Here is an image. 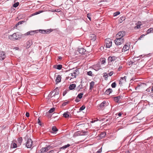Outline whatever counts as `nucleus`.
<instances>
[{
    "label": "nucleus",
    "instance_id": "nucleus-1",
    "mask_svg": "<svg viewBox=\"0 0 153 153\" xmlns=\"http://www.w3.org/2000/svg\"><path fill=\"white\" fill-rule=\"evenodd\" d=\"M79 74V69H77L74 70L73 73H71L69 74V76L71 75V76L70 79H71L76 78V76L78 75Z\"/></svg>",
    "mask_w": 153,
    "mask_h": 153
},
{
    "label": "nucleus",
    "instance_id": "nucleus-2",
    "mask_svg": "<svg viewBox=\"0 0 153 153\" xmlns=\"http://www.w3.org/2000/svg\"><path fill=\"white\" fill-rule=\"evenodd\" d=\"M38 30V32L42 34H49L51 32L53 31V29H48L46 30L40 29Z\"/></svg>",
    "mask_w": 153,
    "mask_h": 153
},
{
    "label": "nucleus",
    "instance_id": "nucleus-3",
    "mask_svg": "<svg viewBox=\"0 0 153 153\" xmlns=\"http://www.w3.org/2000/svg\"><path fill=\"white\" fill-rule=\"evenodd\" d=\"M33 142L31 139H28L26 143V146L28 148H31L33 146Z\"/></svg>",
    "mask_w": 153,
    "mask_h": 153
},
{
    "label": "nucleus",
    "instance_id": "nucleus-4",
    "mask_svg": "<svg viewBox=\"0 0 153 153\" xmlns=\"http://www.w3.org/2000/svg\"><path fill=\"white\" fill-rule=\"evenodd\" d=\"M21 37V35L19 33H14L12 35H10L9 36V38H20Z\"/></svg>",
    "mask_w": 153,
    "mask_h": 153
},
{
    "label": "nucleus",
    "instance_id": "nucleus-5",
    "mask_svg": "<svg viewBox=\"0 0 153 153\" xmlns=\"http://www.w3.org/2000/svg\"><path fill=\"white\" fill-rule=\"evenodd\" d=\"M125 35L124 31H122L119 32L116 35V38H122Z\"/></svg>",
    "mask_w": 153,
    "mask_h": 153
},
{
    "label": "nucleus",
    "instance_id": "nucleus-6",
    "mask_svg": "<svg viewBox=\"0 0 153 153\" xmlns=\"http://www.w3.org/2000/svg\"><path fill=\"white\" fill-rule=\"evenodd\" d=\"M57 90L56 88H55L52 92H51L49 94L48 99L49 100L51 99V100H53L54 99L53 98L55 97V95L54 94V92L55 91Z\"/></svg>",
    "mask_w": 153,
    "mask_h": 153
},
{
    "label": "nucleus",
    "instance_id": "nucleus-7",
    "mask_svg": "<svg viewBox=\"0 0 153 153\" xmlns=\"http://www.w3.org/2000/svg\"><path fill=\"white\" fill-rule=\"evenodd\" d=\"M124 41V39H115L114 42L116 45H118L122 44Z\"/></svg>",
    "mask_w": 153,
    "mask_h": 153
},
{
    "label": "nucleus",
    "instance_id": "nucleus-8",
    "mask_svg": "<svg viewBox=\"0 0 153 153\" xmlns=\"http://www.w3.org/2000/svg\"><path fill=\"white\" fill-rule=\"evenodd\" d=\"M111 39H105V43L107 48H109L112 45V42Z\"/></svg>",
    "mask_w": 153,
    "mask_h": 153
},
{
    "label": "nucleus",
    "instance_id": "nucleus-9",
    "mask_svg": "<svg viewBox=\"0 0 153 153\" xmlns=\"http://www.w3.org/2000/svg\"><path fill=\"white\" fill-rule=\"evenodd\" d=\"M108 104L109 103L108 102L104 101L100 104L99 106L101 109H103L105 107L108 106Z\"/></svg>",
    "mask_w": 153,
    "mask_h": 153
},
{
    "label": "nucleus",
    "instance_id": "nucleus-10",
    "mask_svg": "<svg viewBox=\"0 0 153 153\" xmlns=\"http://www.w3.org/2000/svg\"><path fill=\"white\" fill-rule=\"evenodd\" d=\"M6 56V54L5 52L2 51H0V60H3Z\"/></svg>",
    "mask_w": 153,
    "mask_h": 153
},
{
    "label": "nucleus",
    "instance_id": "nucleus-11",
    "mask_svg": "<svg viewBox=\"0 0 153 153\" xmlns=\"http://www.w3.org/2000/svg\"><path fill=\"white\" fill-rule=\"evenodd\" d=\"M126 76H124L123 77H122L119 80V84L121 85L125 83L126 82Z\"/></svg>",
    "mask_w": 153,
    "mask_h": 153
},
{
    "label": "nucleus",
    "instance_id": "nucleus-12",
    "mask_svg": "<svg viewBox=\"0 0 153 153\" xmlns=\"http://www.w3.org/2000/svg\"><path fill=\"white\" fill-rule=\"evenodd\" d=\"M38 32V30H31L29 31L28 32L26 33H25V35H34L35 33H37Z\"/></svg>",
    "mask_w": 153,
    "mask_h": 153
},
{
    "label": "nucleus",
    "instance_id": "nucleus-13",
    "mask_svg": "<svg viewBox=\"0 0 153 153\" xmlns=\"http://www.w3.org/2000/svg\"><path fill=\"white\" fill-rule=\"evenodd\" d=\"M122 96H118L114 97V100L116 102L118 103L120 102V99L122 97Z\"/></svg>",
    "mask_w": 153,
    "mask_h": 153
},
{
    "label": "nucleus",
    "instance_id": "nucleus-14",
    "mask_svg": "<svg viewBox=\"0 0 153 153\" xmlns=\"http://www.w3.org/2000/svg\"><path fill=\"white\" fill-rule=\"evenodd\" d=\"M32 44V42L31 40H29L26 43V45L25 46L26 48H28L30 47Z\"/></svg>",
    "mask_w": 153,
    "mask_h": 153
},
{
    "label": "nucleus",
    "instance_id": "nucleus-15",
    "mask_svg": "<svg viewBox=\"0 0 153 153\" xmlns=\"http://www.w3.org/2000/svg\"><path fill=\"white\" fill-rule=\"evenodd\" d=\"M117 59V57L114 56H109L108 59V62H112L114 61Z\"/></svg>",
    "mask_w": 153,
    "mask_h": 153
},
{
    "label": "nucleus",
    "instance_id": "nucleus-16",
    "mask_svg": "<svg viewBox=\"0 0 153 153\" xmlns=\"http://www.w3.org/2000/svg\"><path fill=\"white\" fill-rule=\"evenodd\" d=\"M74 27L72 26H68L67 28V32L69 33H71L74 30Z\"/></svg>",
    "mask_w": 153,
    "mask_h": 153
},
{
    "label": "nucleus",
    "instance_id": "nucleus-17",
    "mask_svg": "<svg viewBox=\"0 0 153 153\" xmlns=\"http://www.w3.org/2000/svg\"><path fill=\"white\" fill-rule=\"evenodd\" d=\"M78 51L79 53L84 54L86 52V50L83 48L78 49Z\"/></svg>",
    "mask_w": 153,
    "mask_h": 153
},
{
    "label": "nucleus",
    "instance_id": "nucleus-18",
    "mask_svg": "<svg viewBox=\"0 0 153 153\" xmlns=\"http://www.w3.org/2000/svg\"><path fill=\"white\" fill-rule=\"evenodd\" d=\"M129 49V46L126 45L124 46L122 50V52H125L126 51L128 50Z\"/></svg>",
    "mask_w": 153,
    "mask_h": 153
},
{
    "label": "nucleus",
    "instance_id": "nucleus-19",
    "mask_svg": "<svg viewBox=\"0 0 153 153\" xmlns=\"http://www.w3.org/2000/svg\"><path fill=\"white\" fill-rule=\"evenodd\" d=\"M94 69L96 71L99 70L101 68L100 65L99 63L97 64L94 66Z\"/></svg>",
    "mask_w": 153,
    "mask_h": 153
},
{
    "label": "nucleus",
    "instance_id": "nucleus-20",
    "mask_svg": "<svg viewBox=\"0 0 153 153\" xmlns=\"http://www.w3.org/2000/svg\"><path fill=\"white\" fill-rule=\"evenodd\" d=\"M61 76L59 75H57L56 79V84L58 83L61 82Z\"/></svg>",
    "mask_w": 153,
    "mask_h": 153
},
{
    "label": "nucleus",
    "instance_id": "nucleus-21",
    "mask_svg": "<svg viewBox=\"0 0 153 153\" xmlns=\"http://www.w3.org/2000/svg\"><path fill=\"white\" fill-rule=\"evenodd\" d=\"M112 90L111 88H109L105 92V94L108 95H109L112 92Z\"/></svg>",
    "mask_w": 153,
    "mask_h": 153
},
{
    "label": "nucleus",
    "instance_id": "nucleus-22",
    "mask_svg": "<svg viewBox=\"0 0 153 153\" xmlns=\"http://www.w3.org/2000/svg\"><path fill=\"white\" fill-rule=\"evenodd\" d=\"M76 87V85L75 84H72L69 85V88L70 90H73Z\"/></svg>",
    "mask_w": 153,
    "mask_h": 153
},
{
    "label": "nucleus",
    "instance_id": "nucleus-23",
    "mask_svg": "<svg viewBox=\"0 0 153 153\" xmlns=\"http://www.w3.org/2000/svg\"><path fill=\"white\" fill-rule=\"evenodd\" d=\"M94 84V82L93 81H92L90 83V90H92L93 89V86Z\"/></svg>",
    "mask_w": 153,
    "mask_h": 153
},
{
    "label": "nucleus",
    "instance_id": "nucleus-24",
    "mask_svg": "<svg viewBox=\"0 0 153 153\" xmlns=\"http://www.w3.org/2000/svg\"><path fill=\"white\" fill-rule=\"evenodd\" d=\"M40 151L41 153H44L47 152L48 151V149H47V148L45 147L41 149L40 150Z\"/></svg>",
    "mask_w": 153,
    "mask_h": 153
},
{
    "label": "nucleus",
    "instance_id": "nucleus-25",
    "mask_svg": "<svg viewBox=\"0 0 153 153\" xmlns=\"http://www.w3.org/2000/svg\"><path fill=\"white\" fill-rule=\"evenodd\" d=\"M25 22L24 21H22L19 22L18 23H17L15 25V27H17V26L20 25L22 24L23 23H24Z\"/></svg>",
    "mask_w": 153,
    "mask_h": 153
},
{
    "label": "nucleus",
    "instance_id": "nucleus-26",
    "mask_svg": "<svg viewBox=\"0 0 153 153\" xmlns=\"http://www.w3.org/2000/svg\"><path fill=\"white\" fill-rule=\"evenodd\" d=\"M70 145L69 144H68L67 145H65V146H63L62 147H61L60 148V150H61V149H65L66 148H67V147H69L70 146Z\"/></svg>",
    "mask_w": 153,
    "mask_h": 153
},
{
    "label": "nucleus",
    "instance_id": "nucleus-27",
    "mask_svg": "<svg viewBox=\"0 0 153 153\" xmlns=\"http://www.w3.org/2000/svg\"><path fill=\"white\" fill-rule=\"evenodd\" d=\"M103 76L104 77L105 80H107L108 79V74L106 73H105L103 74Z\"/></svg>",
    "mask_w": 153,
    "mask_h": 153
},
{
    "label": "nucleus",
    "instance_id": "nucleus-28",
    "mask_svg": "<svg viewBox=\"0 0 153 153\" xmlns=\"http://www.w3.org/2000/svg\"><path fill=\"white\" fill-rule=\"evenodd\" d=\"M17 147V145L15 143H12L11 146V148H15Z\"/></svg>",
    "mask_w": 153,
    "mask_h": 153
},
{
    "label": "nucleus",
    "instance_id": "nucleus-29",
    "mask_svg": "<svg viewBox=\"0 0 153 153\" xmlns=\"http://www.w3.org/2000/svg\"><path fill=\"white\" fill-rule=\"evenodd\" d=\"M83 95V93L82 92L78 94L77 97L80 99L82 98Z\"/></svg>",
    "mask_w": 153,
    "mask_h": 153
},
{
    "label": "nucleus",
    "instance_id": "nucleus-30",
    "mask_svg": "<svg viewBox=\"0 0 153 153\" xmlns=\"http://www.w3.org/2000/svg\"><path fill=\"white\" fill-rule=\"evenodd\" d=\"M68 112L64 113L63 114V117L66 118L68 117L69 116V115L68 114Z\"/></svg>",
    "mask_w": 153,
    "mask_h": 153
},
{
    "label": "nucleus",
    "instance_id": "nucleus-31",
    "mask_svg": "<svg viewBox=\"0 0 153 153\" xmlns=\"http://www.w3.org/2000/svg\"><path fill=\"white\" fill-rule=\"evenodd\" d=\"M18 141L19 143V144L20 145H21L22 141V137H20L18 138Z\"/></svg>",
    "mask_w": 153,
    "mask_h": 153
},
{
    "label": "nucleus",
    "instance_id": "nucleus-32",
    "mask_svg": "<svg viewBox=\"0 0 153 153\" xmlns=\"http://www.w3.org/2000/svg\"><path fill=\"white\" fill-rule=\"evenodd\" d=\"M52 130L53 131V132H56L58 131V129L56 128V126H53L52 128Z\"/></svg>",
    "mask_w": 153,
    "mask_h": 153
},
{
    "label": "nucleus",
    "instance_id": "nucleus-33",
    "mask_svg": "<svg viewBox=\"0 0 153 153\" xmlns=\"http://www.w3.org/2000/svg\"><path fill=\"white\" fill-rule=\"evenodd\" d=\"M153 32V29L152 28H150L149 29L146 31L147 34L149 33H152Z\"/></svg>",
    "mask_w": 153,
    "mask_h": 153
},
{
    "label": "nucleus",
    "instance_id": "nucleus-34",
    "mask_svg": "<svg viewBox=\"0 0 153 153\" xmlns=\"http://www.w3.org/2000/svg\"><path fill=\"white\" fill-rule=\"evenodd\" d=\"M55 110V108H51L48 111L49 113H51L54 112Z\"/></svg>",
    "mask_w": 153,
    "mask_h": 153
},
{
    "label": "nucleus",
    "instance_id": "nucleus-35",
    "mask_svg": "<svg viewBox=\"0 0 153 153\" xmlns=\"http://www.w3.org/2000/svg\"><path fill=\"white\" fill-rule=\"evenodd\" d=\"M19 2H17L16 3H14L13 4V7L16 8L18 6V5H19Z\"/></svg>",
    "mask_w": 153,
    "mask_h": 153
},
{
    "label": "nucleus",
    "instance_id": "nucleus-36",
    "mask_svg": "<svg viewBox=\"0 0 153 153\" xmlns=\"http://www.w3.org/2000/svg\"><path fill=\"white\" fill-rule=\"evenodd\" d=\"M62 68V66L61 65H57L56 68L58 70H60Z\"/></svg>",
    "mask_w": 153,
    "mask_h": 153
},
{
    "label": "nucleus",
    "instance_id": "nucleus-37",
    "mask_svg": "<svg viewBox=\"0 0 153 153\" xmlns=\"http://www.w3.org/2000/svg\"><path fill=\"white\" fill-rule=\"evenodd\" d=\"M85 108V106L84 105H83L82 106H81L79 108V110L81 111L83 110Z\"/></svg>",
    "mask_w": 153,
    "mask_h": 153
},
{
    "label": "nucleus",
    "instance_id": "nucleus-38",
    "mask_svg": "<svg viewBox=\"0 0 153 153\" xmlns=\"http://www.w3.org/2000/svg\"><path fill=\"white\" fill-rule=\"evenodd\" d=\"M138 24H137V25L135 27V28L139 29L141 25L140 24H138Z\"/></svg>",
    "mask_w": 153,
    "mask_h": 153
},
{
    "label": "nucleus",
    "instance_id": "nucleus-39",
    "mask_svg": "<svg viewBox=\"0 0 153 153\" xmlns=\"http://www.w3.org/2000/svg\"><path fill=\"white\" fill-rule=\"evenodd\" d=\"M56 88V90H57L55 91L54 92V94L55 96L58 95L59 94V91L58 89V88Z\"/></svg>",
    "mask_w": 153,
    "mask_h": 153
},
{
    "label": "nucleus",
    "instance_id": "nucleus-40",
    "mask_svg": "<svg viewBox=\"0 0 153 153\" xmlns=\"http://www.w3.org/2000/svg\"><path fill=\"white\" fill-rule=\"evenodd\" d=\"M111 86L112 88H114L116 86V84L115 82H114L111 84Z\"/></svg>",
    "mask_w": 153,
    "mask_h": 153
},
{
    "label": "nucleus",
    "instance_id": "nucleus-41",
    "mask_svg": "<svg viewBox=\"0 0 153 153\" xmlns=\"http://www.w3.org/2000/svg\"><path fill=\"white\" fill-rule=\"evenodd\" d=\"M92 73L91 71H90L88 72H87V74L88 75L92 76Z\"/></svg>",
    "mask_w": 153,
    "mask_h": 153
},
{
    "label": "nucleus",
    "instance_id": "nucleus-42",
    "mask_svg": "<svg viewBox=\"0 0 153 153\" xmlns=\"http://www.w3.org/2000/svg\"><path fill=\"white\" fill-rule=\"evenodd\" d=\"M120 12L119 11H117L114 14V16H116L120 14Z\"/></svg>",
    "mask_w": 153,
    "mask_h": 153
},
{
    "label": "nucleus",
    "instance_id": "nucleus-43",
    "mask_svg": "<svg viewBox=\"0 0 153 153\" xmlns=\"http://www.w3.org/2000/svg\"><path fill=\"white\" fill-rule=\"evenodd\" d=\"M91 14L90 13H88L87 14V17L88 19L91 21V18L90 17Z\"/></svg>",
    "mask_w": 153,
    "mask_h": 153
},
{
    "label": "nucleus",
    "instance_id": "nucleus-44",
    "mask_svg": "<svg viewBox=\"0 0 153 153\" xmlns=\"http://www.w3.org/2000/svg\"><path fill=\"white\" fill-rule=\"evenodd\" d=\"M105 62V59H103L101 61V63L102 64H104Z\"/></svg>",
    "mask_w": 153,
    "mask_h": 153
},
{
    "label": "nucleus",
    "instance_id": "nucleus-45",
    "mask_svg": "<svg viewBox=\"0 0 153 153\" xmlns=\"http://www.w3.org/2000/svg\"><path fill=\"white\" fill-rule=\"evenodd\" d=\"M75 101L76 102H78L80 101V99H79V98L76 97Z\"/></svg>",
    "mask_w": 153,
    "mask_h": 153
},
{
    "label": "nucleus",
    "instance_id": "nucleus-46",
    "mask_svg": "<svg viewBox=\"0 0 153 153\" xmlns=\"http://www.w3.org/2000/svg\"><path fill=\"white\" fill-rule=\"evenodd\" d=\"M69 103V101H67L66 102H65L63 103L62 104V105L63 106H65L68 104Z\"/></svg>",
    "mask_w": 153,
    "mask_h": 153
},
{
    "label": "nucleus",
    "instance_id": "nucleus-47",
    "mask_svg": "<svg viewBox=\"0 0 153 153\" xmlns=\"http://www.w3.org/2000/svg\"><path fill=\"white\" fill-rule=\"evenodd\" d=\"M90 37H93V38H95L96 37V36L94 34H91Z\"/></svg>",
    "mask_w": 153,
    "mask_h": 153
},
{
    "label": "nucleus",
    "instance_id": "nucleus-48",
    "mask_svg": "<svg viewBox=\"0 0 153 153\" xmlns=\"http://www.w3.org/2000/svg\"><path fill=\"white\" fill-rule=\"evenodd\" d=\"M46 115L47 116H48L49 118L51 117L52 116L50 114H49V113L48 112L46 113Z\"/></svg>",
    "mask_w": 153,
    "mask_h": 153
},
{
    "label": "nucleus",
    "instance_id": "nucleus-49",
    "mask_svg": "<svg viewBox=\"0 0 153 153\" xmlns=\"http://www.w3.org/2000/svg\"><path fill=\"white\" fill-rule=\"evenodd\" d=\"M67 91L66 90L63 93V96H64L67 93Z\"/></svg>",
    "mask_w": 153,
    "mask_h": 153
},
{
    "label": "nucleus",
    "instance_id": "nucleus-50",
    "mask_svg": "<svg viewBox=\"0 0 153 153\" xmlns=\"http://www.w3.org/2000/svg\"><path fill=\"white\" fill-rule=\"evenodd\" d=\"M102 152V148L99 149L96 152V153H100Z\"/></svg>",
    "mask_w": 153,
    "mask_h": 153
},
{
    "label": "nucleus",
    "instance_id": "nucleus-51",
    "mask_svg": "<svg viewBox=\"0 0 153 153\" xmlns=\"http://www.w3.org/2000/svg\"><path fill=\"white\" fill-rule=\"evenodd\" d=\"M113 74V71H111L110 72L109 74H108L110 76H111Z\"/></svg>",
    "mask_w": 153,
    "mask_h": 153
},
{
    "label": "nucleus",
    "instance_id": "nucleus-52",
    "mask_svg": "<svg viewBox=\"0 0 153 153\" xmlns=\"http://www.w3.org/2000/svg\"><path fill=\"white\" fill-rule=\"evenodd\" d=\"M120 19L122 21H124L125 19V17L123 16L121 17Z\"/></svg>",
    "mask_w": 153,
    "mask_h": 153
},
{
    "label": "nucleus",
    "instance_id": "nucleus-53",
    "mask_svg": "<svg viewBox=\"0 0 153 153\" xmlns=\"http://www.w3.org/2000/svg\"><path fill=\"white\" fill-rule=\"evenodd\" d=\"M26 116L27 117H28L29 116V114L28 112H26Z\"/></svg>",
    "mask_w": 153,
    "mask_h": 153
},
{
    "label": "nucleus",
    "instance_id": "nucleus-54",
    "mask_svg": "<svg viewBox=\"0 0 153 153\" xmlns=\"http://www.w3.org/2000/svg\"><path fill=\"white\" fill-rule=\"evenodd\" d=\"M96 39H91L90 42H93L95 41Z\"/></svg>",
    "mask_w": 153,
    "mask_h": 153
},
{
    "label": "nucleus",
    "instance_id": "nucleus-55",
    "mask_svg": "<svg viewBox=\"0 0 153 153\" xmlns=\"http://www.w3.org/2000/svg\"><path fill=\"white\" fill-rule=\"evenodd\" d=\"M122 67L121 66H120L118 68V71H120L121 69L122 68Z\"/></svg>",
    "mask_w": 153,
    "mask_h": 153
},
{
    "label": "nucleus",
    "instance_id": "nucleus-56",
    "mask_svg": "<svg viewBox=\"0 0 153 153\" xmlns=\"http://www.w3.org/2000/svg\"><path fill=\"white\" fill-rule=\"evenodd\" d=\"M3 103V101L2 100H0V107L1 106Z\"/></svg>",
    "mask_w": 153,
    "mask_h": 153
},
{
    "label": "nucleus",
    "instance_id": "nucleus-57",
    "mask_svg": "<svg viewBox=\"0 0 153 153\" xmlns=\"http://www.w3.org/2000/svg\"><path fill=\"white\" fill-rule=\"evenodd\" d=\"M50 146L49 145L48 146H47L46 148H47V149H48V151L50 149Z\"/></svg>",
    "mask_w": 153,
    "mask_h": 153
},
{
    "label": "nucleus",
    "instance_id": "nucleus-58",
    "mask_svg": "<svg viewBox=\"0 0 153 153\" xmlns=\"http://www.w3.org/2000/svg\"><path fill=\"white\" fill-rule=\"evenodd\" d=\"M47 153H54V151L53 150H52L48 152Z\"/></svg>",
    "mask_w": 153,
    "mask_h": 153
},
{
    "label": "nucleus",
    "instance_id": "nucleus-59",
    "mask_svg": "<svg viewBox=\"0 0 153 153\" xmlns=\"http://www.w3.org/2000/svg\"><path fill=\"white\" fill-rule=\"evenodd\" d=\"M82 125V124H80V123H78L76 124V126H81Z\"/></svg>",
    "mask_w": 153,
    "mask_h": 153
},
{
    "label": "nucleus",
    "instance_id": "nucleus-60",
    "mask_svg": "<svg viewBox=\"0 0 153 153\" xmlns=\"http://www.w3.org/2000/svg\"><path fill=\"white\" fill-rule=\"evenodd\" d=\"M145 36V35H144V34L142 35L139 38H142L143 37V36Z\"/></svg>",
    "mask_w": 153,
    "mask_h": 153
},
{
    "label": "nucleus",
    "instance_id": "nucleus-61",
    "mask_svg": "<svg viewBox=\"0 0 153 153\" xmlns=\"http://www.w3.org/2000/svg\"><path fill=\"white\" fill-rule=\"evenodd\" d=\"M145 36V35H144V34L142 35L139 38H142L143 37V36Z\"/></svg>",
    "mask_w": 153,
    "mask_h": 153
},
{
    "label": "nucleus",
    "instance_id": "nucleus-62",
    "mask_svg": "<svg viewBox=\"0 0 153 153\" xmlns=\"http://www.w3.org/2000/svg\"><path fill=\"white\" fill-rule=\"evenodd\" d=\"M38 124H39V125H41V122H40V120H39V119H38Z\"/></svg>",
    "mask_w": 153,
    "mask_h": 153
},
{
    "label": "nucleus",
    "instance_id": "nucleus-63",
    "mask_svg": "<svg viewBox=\"0 0 153 153\" xmlns=\"http://www.w3.org/2000/svg\"><path fill=\"white\" fill-rule=\"evenodd\" d=\"M19 48L18 47H15L13 48V49H15L16 50H18Z\"/></svg>",
    "mask_w": 153,
    "mask_h": 153
},
{
    "label": "nucleus",
    "instance_id": "nucleus-64",
    "mask_svg": "<svg viewBox=\"0 0 153 153\" xmlns=\"http://www.w3.org/2000/svg\"><path fill=\"white\" fill-rule=\"evenodd\" d=\"M122 115V113L121 112H120L118 114V115L119 116V117H120Z\"/></svg>",
    "mask_w": 153,
    "mask_h": 153
}]
</instances>
